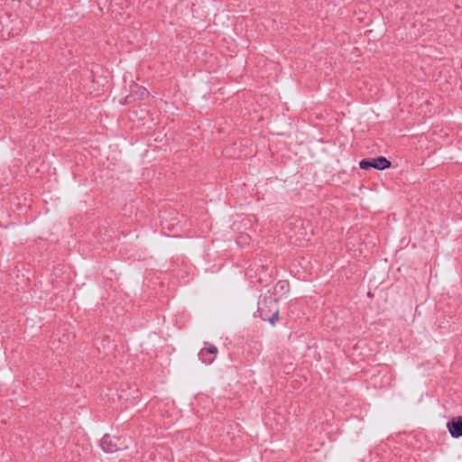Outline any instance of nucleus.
I'll return each instance as SVG.
<instances>
[{
  "label": "nucleus",
  "mask_w": 462,
  "mask_h": 462,
  "mask_svg": "<svg viewBox=\"0 0 462 462\" xmlns=\"http://www.w3.org/2000/svg\"><path fill=\"white\" fill-rule=\"evenodd\" d=\"M278 299L272 296H265L258 303L257 312L263 321H268L271 325H275L279 319Z\"/></svg>",
  "instance_id": "obj_1"
},
{
  "label": "nucleus",
  "mask_w": 462,
  "mask_h": 462,
  "mask_svg": "<svg viewBox=\"0 0 462 462\" xmlns=\"http://www.w3.org/2000/svg\"><path fill=\"white\" fill-rule=\"evenodd\" d=\"M218 353V349L216 346L205 342L204 347L199 353V358L202 363L206 365H210L215 360L217 354Z\"/></svg>",
  "instance_id": "obj_2"
},
{
  "label": "nucleus",
  "mask_w": 462,
  "mask_h": 462,
  "mask_svg": "<svg viewBox=\"0 0 462 462\" xmlns=\"http://www.w3.org/2000/svg\"><path fill=\"white\" fill-rule=\"evenodd\" d=\"M447 428L453 438L458 439L462 437V418H453L448 422Z\"/></svg>",
  "instance_id": "obj_3"
},
{
  "label": "nucleus",
  "mask_w": 462,
  "mask_h": 462,
  "mask_svg": "<svg viewBox=\"0 0 462 462\" xmlns=\"http://www.w3.org/2000/svg\"><path fill=\"white\" fill-rule=\"evenodd\" d=\"M117 439L111 438L109 435H105L100 440L101 448L106 453H113L120 448L117 447Z\"/></svg>",
  "instance_id": "obj_4"
},
{
  "label": "nucleus",
  "mask_w": 462,
  "mask_h": 462,
  "mask_svg": "<svg viewBox=\"0 0 462 462\" xmlns=\"http://www.w3.org/2000/svg\"><path fill=\"white\" fill-rule=\"evenodd\" d=\"M11 17H12L11 14H5V21L14 23V25L10 28H8V24H5V26L8 30V34L11 36H14V35L19 34V32H21L22 23L16 15L14 16V19H11Z\"/></svg>",
  "instance_id": "obj_5"
},
{
  "label": "nucleus",
  "mask_w": 462,
  "mask_h": 462,
  "mask_svg": "<svg viewBox=\"0 0 462 462\" xmlns=\"http://www.w3.org/2000/svg\"><path fill=\"white\" fill-rule=\"evenodd\" d=\"M290 291V284L287 281H284V280H281L279 281L274 288H273V298H276L278 299V300L282 297L284 296L285 294H287Z\"/></svg>",
  "instance_id": "obj_6"
},
{
  "label": "nucleus",
  "mask_w": 462,
  "mask_h": 462,
  "mask_svg": "<svg viewBox=\"0 0 462 462\" xmlns=\"http://www.w3.org/2000/svg\"><path fill=\"white\" fill-rule=\"evenodd\" d=\"M372 160V168L376 170H386L391 167V162L383 156H378L376 158H371Z\"/></svg>",
  "instance_id": "obj_7"
},
{
  "label": "nucleus",
  "mask_w": 462,
  "mask_h": 462,
  "mask_svg": "<svg viewBox=\"0 0 462 462\" xmlns=\"http://www.w3.org/2000/svg\"><path fill=\"white\" fill-rule=\"evenodd\" d=\"M132 93H134V94H131L130 96H127L125 97V103H128L129 98H131L134 95L136 96L137 98H139V99H143L145 97H148V95H149V93L145 88H143L142 86H137V85L134 86V90L133 89Z\"/></svg>",
  "instance_id": "obj_8"
},
{
  "label": "nucleus",
  "mask_w": 462,
  "mask_h": 462,
  "mask_svg": "<svg viewBox=\"0 0 462 462\" xmlns=\"http://www.w3.org/2000/svg\"><path fill=\"white\" fill-rule=\"evenodd\" d=\"M359 167L362 170H370L372 168V160L371 158L363 159L359 162Z\"/></svg>",
  "instance_id": "obj_9"
},
{
  "label": "nucleus",
  "mask_w": 462,
  "mask_h": 462,
  "mask_svg": "<svg viewBox=\"0 0 462 462\" xmlns=\"http://www.w3.org/2000/svg\"><path fill=\"white\" fill-rule=\"evenodd\" d=\"M205 357H212L210 355H205Z\"/></svg>",
  "instance_id": "obj_10"
}]
</instances>
